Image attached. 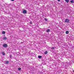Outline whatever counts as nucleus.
Returning <instances> with one entry per match:
<instances>
[{"label":"nucleus","mask_w":74,"mask_h":74,"mask_svg":"<svg viewBox=\"0 0 74 74\" xmlns=\"http://www.w3.org/2000/svg\"><path fill=\"white\" fill-rule=\"evenodd\" d=\"M51 49H55V48H54V47H52Z\"/></svg>","instance_id":"dca6fc26"},{"label":"nucleus","mask_w":74,"mask_h":74,"mask_svg":"<svg viewBox=\"0 0 74 74\" xmlns=\"http://www.w3.org/2000/svg\"><path fill=\"white\" fill-rule=\"evenodd\" d=\"M2 54L3 55H5V53L4 52H2Z\"/></svg>","instance_id":"4468645a"},{"label":"nucleus","mask_w":74,"mask_h":74,"mask_svg":"<svg viewBox=\"0 0 74 74\" xmlns=\"http://www.w3.org/2000/svg\"><path fill=\"white\" fill-rule=\"evenodd\" d=\"M9 63V61H5V64H8Z\"/></svg>","instance_id":"423d86ee"},{"label":"nucleus","mask_w":74,"mask_h":74,"mask_svg":"<svg viewBox=\"0 0 74 74\" xmlns=\"http://www.w3.org/2000/svg\"><path fill=\"white\" fill-rule=\"evenodd\" d=\"M38 58L39 59H40V58H42V56H38Z\"/></svg>","instance_id":"f8f14e48"},{"label":"nucleus","mask_w":74,"mask_h":74,"mask_svg":"<svg viewBox=\"0 0 74 74\" xmlns=\"http://www.w3.org/2000/svg\"><path fill=\"white\" fill-rule=\"evenodd\" d=\"M29 23H30V24H32V22L31 21Z\"/></svg>","instance_id":"a211bd4d"},{"label":"nucleus","mask_w":74,"mask_h":74,"mask_svg":"<svg viewBox=\"0 0 74 74\" xmlns=\"http://www.w3.org/2000/svg\"><path fill=\"white\" fill-rule=\"evenodd\" d=\"M65 1L67 3H69V0H65Z\"/></svg>","instance_id":"9d476101"},{"label":"nucleus","mask_w":74,"mask_h":74,"mask_svg":"<svg viewBox=\"0 0 74 74\" xmlns=\"http://www.w3.org/2000/svg\"><path fill=\"white\" fill-rule=\"evenodd\" d=\"M8 45L6 44H4L3 45V47H4V48H7V46Z\"/></svg>","instance_id":"f03ea898"},{"label":"nucleus","mask_w":74,"mask_h":74,"mask_svg":"<svg viewBox=\"0 0 74 74\" xmlns=\"http://www.w3.org/2000/svg\"><path fill=\"white\" fill-rule=\"evenodd\" d=\"M46 32H47V33H48L49 32H50V29H47L46 30Z\"/></svg>","instance_id":"39448f33"},{"label":"nucleus","mask_w":74,"mask_h":74,"mask_svg":"<svg viewBox=\"0 0 74 74\" xmlns=\"http://www.w3.org/2000/svg\"><path fill=\"white\" fill-rule=\"evenodd\" d=\"M47 53H48V51H45L44 53V54H45V55H47Z\"/></svg>","instance_id":"0eeeda50"},{"label":"nucleus","mask_w":74,"mask_h":74,"mask_svg":"<svg viewBox=\"0 0 74 74\" xmlns=\"http://www.w3.org/2000/svg\"><path fill=\"white\" fill-rule=\"evenodd\" d=\"M71 3H74V0H72L70 1Z\"/></svg>","instance_id":"6e6552de"},{"label":"nucleus","mask_w":74,"mask_h":74,"mask_svg":"<svg viewBox=\"0 0 74 74\" xmlns=\"http://www.w3.org/2000/svg\"><path fill=\"white\" fill-rule=\"evenodd\" d=\"M12 0V1H14V0Z\"/></svg>","instance_id":"aec40b11"},{"label":"nucleus","mask_w":74,"mask_h":74,"mask_svg":"<svg viewBox=\"0 0 74 74\" xmlns=\"http://www.w3.org/2000/svg\"><path fill=\"white\" fill-rule=\"evenodd\" d=\"M73 72L74 73V71H73Z\"/></svg>","instance_id":"412c9836"},{"label":"nucleus","mask_w":74,"mask_h":74,"mask_svg":"<svg viewBox=\"0 0 74 74\" xmlns=\"http://www.w3.org/2000/svg\"><path fill=\"white\" fill-rule=\"evenodd\" d=\"M70 21L69 19H66L65 21V23H69Z\"/></svg>","instance_id":"f257e3e1"},{"label":"nucleus","mask_w":74,"mask_h":74,"mask_svg":"<svg viewBox=\"0 0 74 74\" xmlns=\"http://www.w3.org/2000/svg\"><path fill=\"white\" fill-rule=\"evenodd\" d=\"M2 33L3 34H5V31H3L2 32Z\"/></svg>","instance_id":"9b49d317"},{"label":"nucleus","mask_w":74,"mask_h":74,"mask_svg":"<svg viewBox=\"0 0 74 74\" xmlns=\"http://www.w3.org/2000/svg\"><path fill=\"white\" fill-rule=\"evenodd\" d=\"M58 1H60V0H58Z\"/></svg>","instance_id":"6ab92c4d"},{"label":"nucleus","mask_w":74,"mask_h":74,"mask_svg":"<svg viewBox=\"0 0 74 74\" xmlns=\"http://www.w3.org/2000/svg\"><path fill=\"white\" fill-rule=\"evenodd\" d=\"M10 58H12V55H10Z\"/></svg>","instance_id":"f3484780"},{"label":"nucleus","mask_w":74,"mask_h":74,"mask_svg":"<svg viewBox=\"0 0 74 74\" xmlns=\"http://www.w3.org/2000/svg\"><path fill=\"white\" fill-rule=\"evenodd\" d=\"M18 70H21V68H18Z\"/></svg>","instance_id":"2eb2a0df"},{"label":"nucleus","mask_w":74,"mask_h":74,"mask_svg":"<svg viewBox=\"0 0 74 74\" xmlns=\"http://www.w3.org/2000/svg\"><path fill=\"white\" fill-rule=\"evenodd\" d=\"M23 13L24 14H27V11L26 10H24L23 11Z\"/></svg>","instance_id":"7ed1b4c3"},{"label":"nucleus","mask_w":74,"mask_h":74,"mask_svg":"<svg viewBox=\"0 0 74 74\" xmlns=\"http://www.w3.org/2000/svg\"><path fill=\"white\" fill-rule=\"evenodd\" d=\"M3 40H7V38L6 37H4L3 38Z\"/></svg>","instance_id":"20e7f679"},{"label":"nucleus","mask_w":74,"mask_h":74,"mask_svg":"<svg viewBox=\"0 0 74 74\" xmlns=\"http://www.w3.org/2000/svg\"><path fill=\"white\" fill-rule=\"evenodd\" d=\"M69 32L68 31H66V33L67 34H69Z\"/></svg>","instance_id":"1a4fd4ad"},{"label":"nucleus","mask_w":74,"mask_h":74,"mask_svg":"<svg viewBox=\"0 0 74 74\" xmlns=\"http://www.w3.org/2000/svg\"><path fill=\"white\" fill-rule=\"evenodd\" d=\"M45 21H47V22H48V20L47 19L45 18Z\"/></svg>","instance_id":"ddd939ff"}]
</instances>
